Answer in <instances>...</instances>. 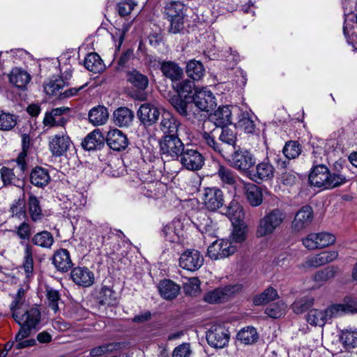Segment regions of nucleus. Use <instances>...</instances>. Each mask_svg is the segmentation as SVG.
Returning a JSON list of instances; mask_svg holds the SVG:
<instances>
[{"label":"nucleus","instance_id":"nucleus-1","mask_svg":"<svg viewBox=\"0 0 357 357\" xmlns=\"http://www.w3.org/2000/svg\"><path fill=\"white\" fill-rule=\"evenodd\" d=\"M20 289L17 296L10 306L13 319L21 326L15 335L17 349L35 344L36 341L33 339L23 340L31 335L32 330L36 328L40 320V310L35 307H29L23 302L20 296Z\"/></svg>","mask_w":357,"mask_h":357},{"label":"nucleus","instance_id":"nucleus-2","mask_svg":"<svg viewBox=\"0 0 357 357\" xmlns=\"http://www.w3.org/2000/svg\"><path fill=\"white\" fill-rule=\"evenodd\" d=\"M311 185L324 189L333 188L346 183V177L337 173H331L324 165L314 166L309 174Z\"/></svg>","mask_w":357,"mask_h":357},{"label":"nucleus","instance_id":"nucleus-3","mask_svg":"<svg viewBox=\"0 0 357 357\" xmlns=\"http://www.w3.org/2000/svg\"><path fill=\"white\" fill-rule=\"evenodd\" d=\"M286 219V213L279 208H274L268 212L259 221L257 235L264 237L272 234L279 228Z\"/></svg>","mask_w":357,"mask_h":357},{"label":"nucleus","instance_id":"nucleus-4","mask_svg":"<svg viewBox=\"0 0 357 357\" xmlns=\"http://www.w3.org/2000/svg\"><path fill=\"white\" fill-rule=\"evenodd\" d=\"M159 145L161 154L172 160H178L185 146L178 135H164L160 139Z\"/></svg>","mask_w":357,"mask_h":357},{"label":"nucleus","instance_id":"nucleus-5","mask_svg":"<svg viewBox=\"0 0 357 357\" xmlns=\"http://www.w3.org/2000/svg\"><path fill=\"white\" fill-rule=\"evenodd\" d=\"M183 167L190 171H197L204 165V158L202 154L191 145L187 144L178 158Z\"/></svg>","mask_w":357,"mask_h":357},{"label":"nucleus","instance_id":"nucleus-6","mask_svg":"<svg viewBox=\"0 0 357 357\" xmlns=\"http://www.w3.org/2000/svg\"><path fill=\"white\" fill-rule=\"evenodd\" d=\"M200 199L206 208L215 211L224 204V195L222 191L216 188H204L200 194Z\"/></svg>","mask_w":357,"mask_h":357},{"label":"nucleus","instance_id":"nucleus-7","mask_svg":"<svg viewBox=\"0 0 357 357\" xmlns=\"http://www.w3.org/2000/svg\"><path fill=\"white\" fill-rule=\"evenodd\" d=\"M229 160L233 167L241 172H248L256 163L254 155L250 151L241 149L235 150Z\"/></svg>","mask_w":357,"mask_h":357},{"label":"nucleus","instance_id":"nucleus-8","mask_svg":"<svg viewBox=\"0 0 357 357\" xmlns=\"http://www.w3.org/2000/svg\"><path fill=\"white\" fill-rule=\"evenodd\" d=\"M236 251V247L229 240H216L210 245L207 250L208 256L213 260L228 257Z\"/></svg>","mask_w":357,"mask_h":357},{"label":"nucleus","instance_id":"nucleus-9","mask_svg":"<svg viewBox=\"0 0 357 357\" xmlns=\"http://www.w3.org/2000/svg\"><path fill=\"white\" fill-rule=\"evenodd\" d=\"M242 289L241 284L227 285L207 292L204 297L205 302L214 304L225 302Z\"/></svg>","mask_w":357,"mask_h":357},{"label":"nucleus","instance_id":"nucleus-10","mask_svg":"<svg viewBox=\"0 0 357 357\" xmlns=\"http://www.w3.org/2000/svg\"><path fill=\"white\" fill-rule=\"evenodd\" d=\"M344 12V22L343 25V33L349 44L354 47L357 40V10L356 13L348 11L347 0L343 1Z\"/></svg>","mask_w":357,"mask_h":357},{"label":"nucleus","instance_id":"nucleus-11","mask_svg":"<svg viewBox=\"0 0 357 357\" xmlns=\"http://www.w3.org/2000/svg\"><path fill=\"white\" fill-rule=\"evenodd\" d=\"M132 185L137 188L139 194L149 198H159L163 194L165 185L159 181H146L138 178L132 181Z\"/></svg>","mask_w":357,"mask_h":357},{"label":"nucleus","instance_id":"nucleus-12","mask_svg":"<svg viewBox=\"0 0 357 357\" xmlns=\"http://www.w3.org/2000/svg\"><path fill=\"white\" fill-rule=\"evenodd\" d=\"M204 264V257L195 249H189L183 252L179 258L181 268L190 271L198 270Z\"/></svg>","mask_w":357,"mask_h":357},{"label":"nucleus","instance_id":"nucleus-13","mask_svg":"<svg viewBox=\"0 0 357 357\" xmlns=\"http://www.w3.org/2000/svg\"><path fill=\"white\" fill-rule=\"evenodd\" d=\"M16 172H14V169H10L6 167H3L0 169V177L4 186L15 185L20 186L22 183L21 179L24 178V173L27 170L28 165L24 169H22L19 164L15 163Z\"/></svg>","mask_w":357,"mask_h":357},{"label":"nucleus","instance_id":"nucleus-14","mask_svg":"<svg viewBox=\"0 0 357 357\" xmlns=\"http://www.w3.org/2000/svg\"><path fill=\"white\" fill-rule=\"evenodd\" d=\"M72 144L66 131H61L53 135L49 142L50 151L54 156H61L70 149Z\"/></svg>","mask_w":357,"mask_h":357},{"label":"nucleus","instance_id":"nucleus-15","mask_svg":"<svg viewBox=\"0 0 357 357\" xmlns=\"http://www.w3.org/2000/svg\"><path fill=\"white\" fill-rule=\"evenodd\" d=\"M192 100L200 110L208 112L216 105L215 98L206 87L196 89Z\"/></svg>","mask_w":357,"mask_h":357},{"label":"nucleus","instance_id":"nucleus-16","mask_svg":"<svg viewBox=\"0 0 357 357\" xmlns=\"http://www.w3.org/2000/svg\"><path fill=\"white\" fill-rule=\"evenodd\" d=\"M206 340L214 348H223L229 340L228 331L223 326H213L206 334Z\"/></svg>","mask_w":357,"mask_h":357},{"label":"nucleus","instance_id":"nucleus-17","mask_svg":"<svg viewBox=\"0 0 357 357\" xmlns=\"http://www.w3.org/2000/svg\"><path fill=\"white\" fill-rule=\"evenodd\" d=\"M165 239L171 243H180L184 238L183 224L179 219H174L162 230Z\"/></svg>","mask_w":357,"mask_h":357},{"label":"nucleus","instance_id":"nucleus-18","mask_svg":"<svg viewBox=\"0 0 357 357\" xmlns=\"http://www.w3.org/2000/svg\"><path fill=\"white\" fill-rule=\"evenodd\" d=\"M275 168L268 160L258 163L250 172V178L255 182L271 180L274 176Z\"/></svg>","mask_w":357,"mask_h":357},{"label":"nucleus","instance_id":"nucleus-19","mask_svg":"<svg viewBox=\"0 0 357 357\" xmlns=\"http://www.w3.org/2000/svg\"><path fill=\"white\" fill-rule=\"evenodd\" d=\"M313 211L311 207L305 206L302 207L295 215L292 222V229L295 231H300L307 228L312 221Z\"/></svg>","mask_w":357,"mask_h":357},{"label":"nucleus","instance_id":"nucleus-20","mask_svg":"<svg viewBox=\"0 0 357 357\" xmlns=\"http://www.w3.org/2000/svg\"><path fill=\"white\" fill-rule=\"evenodd\" d=\"M70 277L75 284L83 287H90L95 280L93 273L84 266H77L73 268Z\"/></svg>","mask_w":357,"mask_h":357},{"label":"nucleus","instance_id":"nucleus-21","mask_svg":"<svg viewBox=\"0 0 357 357\" xmlns=\"http://www.w3.org/2000/svg\"><path fill=\"white\" fill-rule=\"evenodd\" d=\"M106 142L112 149L119 151L124 150L128 145L127 136L116 128L112 129L107 132Z\"/></svg>","mask_w":357,"mask_h":357},{"label":"nucleus","instance_id":"nucleus-22","mask_svg":"<svg viewBox=\"0 0 357 357\" xmlns=\"http://www.w3.org/2000/svg\"><path fill=\"white\" fill-rule=\"evenodd\" d=\"M8 77L10 84L20 89H25L31 79L30 74L26 70L17 67L13 68Z\"/></svg>","mask_w":357,"mask_h":357},{"label":"nucleus","instance_id":"nucleus-23","mask_svg":"<svg viewBox=\"0 0 357 357\" xmlns=\"http://www.w3.org/2000/svg\"><path fill=\"white\" fill-rule=\"evenodd\" d=\"M160 114L158 107L150 103L142 104L137 111L139 120L143 123L149 125L155 123L160 116Z\"/></svg>","mask_w":357,"mask_h":357},{"label":"nucleus","instance_id":"nucleus-24","mask_svg":"<svg viewBox=\"0 0 357 357\" xmlns=\"http://www.w3.org/2000/svg\"><path fill=\"white\" fill-rule=\"evenodd\" d=\"M52 263L57 271L62 273L68 271L73 266L69 252L63 248L54 252Z\"/></svg>","mask_w":357,"mask_h":357},{"label":"nucleus","instance_id":"nucleus-25","mask_svg":"<svg viewBox=\"0 0 357 357\" xmlns=\"http://www.w3.org/2000/svg\"><path fill=\"white\" fill-rule=\"evenodd\" d=\"M210 119L218 127H226L231 123V111L228 105L219 107L210 115Z\"/></svg>","mask_w":357,"mask_h":357},{"label":"nucleus","instance_id":"nucleus-26","mask_svg":"<svg viewBox=\"0 0 357 357\" xmlns=\"http://www.w3.org/2000/svg\"><path fill=\"white\" fill-rule=\"evenodd\" d=\"M215 130L211 132H206L200 133L199 139L203 144H205L208 148L212 149L215 152L220 153L224 158L229 156V153L227 151L224 146L220 144L215 139Z\"/></svg>","mask_w":357,"mask_h":357},{"label":"nucleus","instance_id":"nucleus-27","mask_svg":"<svg viewBox=\"0 0 357 357\" xmlns=\"http://www.w3.org/2000/svg\"><path fill=\"white\" fill-rule=\"evenodd\" d=\"M243 189L247 200L252 206H258L263 202L261 189L252 183H245Z\"/></svg>","mask_w":357,"mask_h":357},{"label":"nucleus","instance_id":"nucleus-28","mask_svg":"<svg viewBox=\"0 0 357 357\" xmlns=\"http://www.w3.org/2000/svg\"><path fill=\"white\" fill-rule=\"evenodd\" d=\"M105 137L99 129H95L89 133L82 142L85 150L91 151L100 149L104 144Z\"/></svg>","mask_w":357,"mask_h":357},{"label":"nucleus","instance_id":"nucleus-29","mask_svg":"<svg viewBox=\"0 0 357 357\" xmlns=\"http://www.w3.org/2000/svg\"><path fill=\"white\" fill-rule=\"evenodd\" d=\"M160 70L162 75L174 82L179 81L183 75L182 68L172 61H163L160 65Z\"/></svg>","mask_w":357,"mask_h":357},{"label":"nucleus","instance_id":"nucleus-30","mask_svg":"<svg viewBox=\"0 0 357 357\" xmlns=\"http://www.w3.org/2000/svg\"><path fill=\"white\" fill-rule=\"evenodd\" d=\"M180 286L170 280H163L158 284L160 296L166 300L175 298L180 292Z\"/></svg>","mask_w":357,"mask_h":357},{"label":"nucleus","instance_id":"nucleus-31","mask_svg":"<svg viewBox=\"0 0 357 357\" xmlns=\"http://www.w3.org/2000/svg\"><path fill=\"white\" fill-rule=\"evenodd\" d=\"M180 122L169 112L163 113L160 129L164 135H177Z\"/></svg>","mask_w":357,"mask_h":357},{"label":"nucleus","instance_id":"nucleus-32","mask_svg":"<svg viewBox=\"0 0 357 357\" xmlns=\"http://www.w3.org/2000/svg\"><path fill=\"white\" fill-rule=\"evenodd\" d=\"M89 122L94 126L105 124L109 118L107 109L102 105H98L90 109L88 114Z\"/></svg>","mask_w":357,"mask_h":357},{"label":"nucleus","instance_id":"nucleus-33","mask_svg":"<svg viewBox=\"0 0 357 357\" xmlns=\"http://www.w3.org/2000/svg\"><path fill=\"white\" fill-rule=\"evenodd\" d=\"M134 113L127 107H119L113 114V121L116 126L128 127L132 122Z\"/></svg>","mask_w":357,"mask_h":357},{"label":"nucleus","instance_id":"nucleus-34","mask_svg":"<svg viewBox=\"0 0 357 357\" xmlns=\"http://www.w3.org/2000/svg\"><path fill=\"white\" fill-rule=\"evenodd\" d=\"M226 214L231 220L232 225L245 224L243 207L238 202L233 200L230 202L227 208Z\"/></svg>","mask_w":357,"mask_h":357},{"label":"nucleus","instance_id":"nucleus-35","mask_svg":"<svg viewBox=\"0 0 357 357\" xmlns=\"http://www.w3.org/2000/svg\"><path fill=\"white\" fill-rule=\"evenodd\" d=\"M215 175L223 186L235 187L238 176L229 167L220 165Z\"/></svg>","mask_w":357,"mask_h":357},{"label":"nucleus","instance_id":"nucleus-36","mask_svg":"<svg viewBox=\"0 0 357 357\" xmlns=\"http://www.w3.org/2000/svg\"><path fill=\"white\" fill-rule=\"evenodd\" d=\"M87 202V197L82 192H75L70 197H67L63 203V208L68 211H76L84 208Z\"/></svg>","mask_w":357,"mask_h":357},{"label":"nucleus","instance_id":"nucleus-37","mask_svg":"<svg viewBox=\"0 0 357 357\" xmlns=\"http://www.w3.org/2000/svg\"><path fill=\"white\" fill-rule=\"evenodd\" d=\"M50 181V176L47 169L36 167L30 173V182L35 186L43 188Z\"/></svg>","mask_w":357,"mask_h":357},{"label":"nucleus","instance_id":"nucleus-38","mask_svg":"<svg viewBox=\"0 0 357 357\" xmlns=\"http://www.w3.org/2000/svg\"><path fill=\"white\" fill-rule=\"evenodd\" d=\"M127 81L139 91H144L149 85V79L146 75L134 69L126 74Z\"/></svg>","mask_w":357,"mask_h":357},{"label":"nucleus","instance_id":"nucleus-39","mask_svg":"<svg viewBox=\"0 0 357 357\" xmlns=\"http://www.w3.org/2000/svg\"><path fill=\"white\" fill-rule=\"evenodd\" d=\"M306 321L311 326L323 327L329 321V318L326 309H312L306 315Z\"/></svg>","mask_w":357,"mask_h":357},{"label":"nucleus","instance_id":"nucleus-40","mask_svg":"<svg viewBox=\"0 0 357 357\" xmlns=\"http://www.w3.org/2000/svg\"><path fill=\"white\" fill-rule=\"evenodd\" d=\"M31 243L34 245L44 249H51L54 243V239L50 231H42L33 235Z\"/></svg>","mask_w":357,"mask_h":357},{"label":"nucleus","instance_id":"nucleus-41","mask_svg":"<svg viewBox=\"0 0 357 357\" xmlns=\"http://www.w3.org/2000/svg\"><path fill=\"white\" fill-rule=\"evenodd\" d=\"M28 213L31 220L34 222H40L44 216L38 199L33 195L29 197Z\"/></svg>","mask_w":357,"mask_h":357},{"label":"nucleus","instance_id":"nucleus-42","mask_svg":"<svg viewBox=\"0 0 357 357\" xmlns=\"http://www.w3.org/2000/svg\"><path fill=\"white\" fill-rule=\"evenodd\" d=\"M84 65L88 70L94 73H100L105 68L102 59L96 52L87 54L84 59Z\"/></svg>","mask_w":357,"mask_h":357},{"label":"nucleus","instance_id":"nucleus-43","mask_svg":"<svg viewBox=\"0 0 357 357\" xmlns=\"http://www.w3.org/2000/svg\"><path fill=\"white\" fill-rule=\"evenodd\" d=\"M185 6L181 1H172L167 4L165 14L167 19H172L178 16H185Z\"/></svg>","mask_w":357,"mask_h":357},{"label":"nucleus","instance_id":"nucleus-44","mask_svg":"<svg viewBox=\"0 0 357 357\" xmlns=\"http://www.w3.org/2000/svg\"><path fill=\"white\" fill-rule=\"evenodd\" d=\"M258 337V333L254 327L243 328L237 333L238 340L244 344H254Z\"/></svg>","mask_w":357,"mask_h":357},{"label":"nucleus","instance_id":"nucleus-45","mask_svg":"<svg viewBox=\"0 0 357 357\" xmlns=\"http://www.w3.org/2000/svg\"><path fill=\"white\" fill-rule=\"evenodd\" d=\"M186 73L193 80H199L204 76L205 69L201 62L192 60L187 64Z\"/></svg>","mask_w":357,"mask_h":357},{"label":"nucleus","instance_id":"nucleus-46","mask_svg":"<svg viewBox=\"0 0 357 357\" xmlns=\"http://www.w3.org/2000/svg\"><path fill=\"white\" fill-rule=\"evenodd\" d=\"M254 118L255 116L251 115L249 112H243L240 116L237 126L242 129L245 132L252 134L255 130Z\"/></svg>","mask_w":357,"mask_h":357},{"label":"nucleus","instance_id":"nucleus-47","mask_svg":"<svg viewBox=\"0 0 357 357\" xmlns=\"http://www.w3.org/2000/svg\"><path fill=\"white\" fill-rule=\"evenodd\" d=\"M29 144L30 137L29 135L23 134L22 135V151L14 160L15 163L19 164L21 166L22 169L25 168L26 164L28 162L27 151L29 148Z\"/></svg>","mask_w":357,"mask_h":357},{"label":"nucleus","instance_id":"nucleus-48","mask_svg":"<svg viewBox=\"0 0 357 357\" xmlns=\"http://www.w3.org/2000/svg\"><path fill=\"white\" fill-rule=\"evenodd\" d=\"M314 299L310 296L296 299L292 304V310L296 314H302L314 305Z\"/></svg>","mask_w":357,"mask_h":357},{"label":"nucleus","instance_id":"nucleus-49","mask_svg":"<svg viewBox=\"0 0 357 357\" xmlns=\"http://www.w3.org/2000/svg\"><path fill=\"white\" fill-rule=\"evenodd\" d=\"M278 297V294L276 289L272 287H269L266 289L263 293L256 296L254 298L253 303L255 305H260L272 301Z\"/></svg>","mask_w":357,"mask_h":357},{"label":"nucleus","instance_id":"nucleus-50","mask_svg":"<svg viewBox=\"0 0 357 357\" xmlns=\"http://www.w3.org/2000/svg\"><path fill=\"white\" fill-rule=\"evenodd\" d=\"M287 305L282 301L269 305L265 310V314L274 319L285 314Z\"/></svg>","mask_w":357,"mask_h":357},{"label":"nucleus","instance_id":"nucleus-51","mask_svg":"<svg viewBox=\"0 0 357 357\" xmlns=\"http://www.w3.org/2000/svg\"><path fill=\"white\" fill-rule=\"evenodd\" d=\"M219 140L228 147L235 149L236 142V135L234 130L229 128L223 127L221 129V133L219 136Z\"/></svg>","mask_w":357,"mask_h":357},{"label":"nucleus","instance_id":"nucleus-52","mask_svg":"<svg viewBox=\"0 0 357 357\" xmlns=\"http://www.w3.org/2000/svg\"><path fill=\"white\" fill-rule=\"evenodd\" d=\"M174 88L176 91L178 96L186 99L192 93L195 84L192 81L185 79L178 83L175 82Z\"/></svg>","mask_w":357,"mask_h":357},{"label":"nucleus","instance_id":"nucleus-53","mask_svg":"<svg viewBox=\"0 0 357 357\" xmlns=\"http://www.w3.org/2000/svg\"><path fill=\"white\" fill-rule=\"evenodd\" d=\"M22 268L26 274V277L29 278L32 275L33 271V259L32 248L29 245H26L25 247Z\"/></svg>","mask_w":357,"mask_h":357},{"label":"nucleus","instance_id":"nucleus-54","mask_svg":"<svg viewBox=\"0 0 357 357\" xmlns=\"http://www.w3.org/2000/svg\"><path fill=\"white\" fill-rule=\"evenodd\" d=\"M340 338L346 348L357 347V330L343 331Z\"/></svg>","mask_w":357,"mask_h":357},{"label":"nucleus","instance_id":"nucleus-55","mask_svg":"<svg viewBox=\"0 0 357 357\" xmlns=\"http://www.w3.org/2000/svg\"><path fill=\"white\" fill-rule=\"evenodd\" d=\"M282 152L287 158L294 159L301 154V146L298 142L289 141L285 144Z\"/></svg>","mask_w":357,"mask_h":357},{"label":"nucleus","instance_id":"nucleus-56","mask_svg":"<svg viewBox=\"0 0 357 357\" xmlns=\"http://www.w3.org/2000/svg\"><path fill=\"white\" fill-rule=\"evenodd\" d=\"M17 124V118L10 113L0 114V130L3 131L12 130Z\"/></svg>","mask_w":357,"mask_h":357},{"label":"nucleus","instance_id":"nucleus-57","mask_svg":"<svg viewBox=\"0 0 357 357\" xmlns=\"http://www.w3.org/2000/svg\"><path fill=\"white\" fill-rule=\"evenodd\" d=\"M65 85V82L63 79H55L50 80L45 86V91L48 96H60V94L62 93L61 90Z\"/></svg>","mask_w":357,"mask_h":357},{"label":"nucleus","instance_id":"nucleus-58","mask_svg":"<svg viewBox=\"0 0 357 357\" xmlns=\"http://www.w3.org/2000/svg\"><path fill=\"white\" fill-rule=\"evenodd\" d=\"M197 227L202 234H206L211 236H215V225L205 215H204L202 221L197 224Z\"/></svg>","mask_w":357,"mask_h":357},{"label":"nucleus","instance_id":"nucleus-59","mask_svg":"<svg viewBox=\"0 0 357 357\" xmlns=\"http://www.w3.org/2000/svg\"><path fill=\"white\" fill-rule=\"evenodd\" d=\"M233 231L231 233V240L235 243H242L245 240L247 233L246 224H240L233 225Z\"/></svg>","mask_w":357,"mask_h":357},{"label":"nucleus","instance_id":"nucleus-60","mask_svg":"<svg viewBox=\"0 0 357 357\" xmlns=\"http://www.w3.org/2000/svg\"><path fill=\"white\" fill-rule=\"evenodd\" d=\"M10 213L13 217H17L20 219L26 216L25 201L23 199L15 200L10 206Z\"/></svg>","mask_w":357,"mask_h":357},{"label":"nucleus","instance_id":"nucleus-61","mask_svg":"<svg viewBox=\"0 0 357 357\" xmlns=\"http://www.w3.org/2000/svg\"><path fill=\"white\" fill-rule=\"evenodd\" d=\"M46 291L49 307L56 313L59 311V303L61 300L59 293L52 288H47Z\"/></svg>","mask_w":357,"mask_h":357},{"label":"nucleus","instance_id":"nucleus-62","mask_svg":"<svg viewBox=\"0 0 357 357\" xmlns=\"http://www.w3.org/2000/svg\"><path fill=\"white\" fill-rule=\"evenodd\" d=\"M137 3L135 0H121L117 4V9L119 15L121 17L128 15Z\"/></svg>","mask_w":357,"mask_h":357},{"label":"nucleus","instance_id":"nucleus-63","mask_svg":"<svg viewBox=\"0 0 357 357\" xmlns=\"http://www.w3.org/2000/svg\"><path fill=\"white\" fill-rule=\"evenodd\" d=\"M185 293L190 296H195L200 291V282L197 278H192L185 282L183 286Z\"/></svg>","mask_w":357,"mask_h":357},{"label":"nucleus","instance_id":"nucleus-64","mask_svg":"<svg viewBox=\"0 0 357 357\" xmlns=\"http://www.w3.org/2000/svg\"><path fill=\"white\" fill-rule=\"evenodd\" d=\"M15 232L17 237L22 241L29 240L31 236L32 231L29 223L24 221L19 226L15 227Z\"/></svg>","mask_w":357,"mask_h":357}]
</instances>
